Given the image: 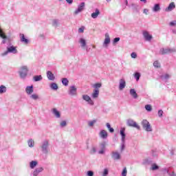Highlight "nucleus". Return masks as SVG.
<instances>
[{"mask_svg":"<svg viewBox=\"0 0 176 176\" xmlns=\"http://www.w3.org/2000/svg\"><path fill=\"white\" fill-rule=\"evenodd\" d=\"M49 140H45L43 141L41 146L43 153H45V155H47V153H49Z\"/></svg>","mask_w":176,"mask_h":176,"instance_id":"f257e3e1","label":"nucleus"},{"mask_svg":"<svg viewBox=\"0 0 176 176\" xmlns=\"http://www.w3.org/2000/svg\"><path fill=\"white\" fill-rule=\"evenodd\" d=\"M126 124L129 127H134V129H137V130H140L141 129L140 125H138L134 120L131 118L126 120Z\"/></svg>","mask_w":176,"mask_h":176,"instance_id":"f03ea898","label":"nucleus"},{"mask_svg":"<svg viewBox=\"0 0 176 176\" xmlns=\"http://www.w3.org/2000/svg\"><path fill=\"white\" fill-rule=\"evenodd\" d=\"M8 53H12L13 54H17V49L16 47L12 45L10 47H7V51L4 52L1 54V56H7Z\"/></svg>","mask_w":176,"mask_h":176,"instance_id":"7ed1b4c3","label":"nucleus"},{"mask_svg":"<svg viewBox=\"0 0 176 176\" xmlns=\"http://www.w3.org/2000/svg\"><path fill=\"white\" fill-rule=\"evenodd\" d=\"M142 126L146 131H152V126L148 120H143L142 122Z\"/></svg>","mask_w":176,"mask_h":176,"instance_id":"20e7f679","label":"nucleus"},{"mask_svg":"<svg viewBox=\"0 0 176 176\" xmlns=\"http://www.w3.org/2000/svg\"><path fill=\"white\" fill-rule=\"evenodd\" d=\"M28 74V68L27 66H22L21 67V69L19 71L20 76L22 79H24L25 76H27V74Z\"/></svg>","mask_w":176,"mask_h":176,"instance_id":"39448f33","label":"nucleus"},{"mask_svg":"<svg viewBox=\"0 0 176 176\" xmlns=\"http://www.w3.org/2000/svg\"><path fill=\"white\" fill-rule=\"evenodd\" d=\"M175 48H162L160 51V54H168L170 53H175Z\"/></svg>","mask_w":176,"mask_h":176,"instance_id":"423d86ee","label":"nucleus"},{"mask_svg":"<svg viewBox=\"0 0 176 176\" xmlns=\"http://www.w3.org/2000/svg\"><path fill=\"white\" fill-rule=\"evenodd\" d=\"M82 100H84V101H86V102H87L89 105H94V101L91 100V98H90L89 95L84 94L82 95Z\"/></svg>","mask_w":176,"mask_h":176,"instance_id":"0eeeda50","label":"nucleus"},{"mask_svg":"<svg viewBox=\"0 0 176 176\" xmlns=\"http://www.w3.org/2000/svg\"><path fill=\"white\" fill-rule=\"evenodd\" d=\"M142 34L145 41H147V42H151V41H152V38H153L152 35L150 34L149 32L146 30H144Z\"/></svg>","mask_w":176,"mask_h":176,"instance_id":"6e6552de","label":"nucleus"},{"mask_svg":"<svg viewBox=\"0 0 176 176\" xmlns=\"http://www.w3.org/2000/svg\"><path fill=\"white\" fill-rule=\"evenodd\" d=\"M107 145V143L105 142H102L99 144V148L100 149L98 151L99 155H104L105 153V146Z\"/></svg>","mask_w":176,"mask_h":176,"instance_id":"1a4fd4ad","label":"nucleus"},{"mask_svg":"<svg viewBox=\"0 0 176 176\" xmlns=\"http://www.w3.org/2000/svg\"><path fill=\"white\" fill-rule=\"evenodd\" d=\"M85 10V2H82L80 5L78 6V9H76L74 11V14H78V13H80V12H83Z\"/></svg>","mask_w":176,"mask_h":176,"instance_id":"9d476101","label":"nucleus"},{"mask_svg":"<svg viewBox=\"0 0 176 176\" xmlns=\"http://www.w3.org/2000/svg\"><path fill=\"white\" fill-rule=\"evenodd\" d=\"M77 90L78 89H76V87L75 86L70 87L69 89V96H76V94H78Z\"/></svg>","mask_w":176,"mask_h":176,"instance_id":"9b49d317","label":"nucleus"},{"mask_svg":"<svg viewBox=\"0 0 176 176\" xmlns=\"http://www.w3.org/2000/svg\"><path fill=\"white\" fill-rule=\"evenodd\" d=\"M52 114L56 119H60L61 118V113L58 111V110L56 108H54L52 109Z\"/></svg>","mask_w":176,"mask_h":176,"instance_id":"f8f14e48","label":"nucleus"},{"mask_svg":"<svg viewBox=\"0 0 176 176\" xmlns=\"http://www.w3.org/2000/svg\"><path fill=\"white\" fill-rule=\"evenodd\" d=\"M0 38H2L3 39L2 41V43L5 45L6 43V41H9V38L5 35V33H3V31H2V29L0 28Z\"/></svg>","mask_w":176,"mask_h":176,"instance_id":"ddd939ff","label":"nucleus"},{"mask_svg":"<svg viewBox=\"0 0 176 176\" xmlns=\"http://www.w3.org/2000/svg\"><path fill=\"white\" fill-rule=\"evenodd\" d=\"M126 131V128L122 127L120 131V135L122 137V142H124L126 141V133H124Z\"/></svg>","mask_w":176,"mask_h":176,"instance_id":"4468645a","label":"nucleus"},{"mask_svg":"<svg viewBox=\"0 0 176 176\" xmlns=\"http://www.w3.org/2000/svg\"><path fill=\"white\" fill-rule=\"evenodd\" d=\"M25 93L28 94V96H31V94L34 93V85L26 87Z\"/></svg>","mask_w":176,"mask_h":176,"instance_id":"2eb2a0df","label":"nucleus"},{"mask_svg":"<svg viewBox=\"0 0 176 176\" xmlns=\"http://www.w3.org/2000/svg\"><path fill=\"white\" fill-rule=\"evenodd\" d=\"M99 137H100V138H102V140L108 138V132H107V131L105 130L100 131V132L99 133Z\"/></svg>","mask_w":176,"mask_h":176,"instance_id":"dca6fc26","label":"nucleus"},{"mask_svg":"<svg viewBox=\"0 0 176 176\" xmlns=\"http://www.w3.org/2000/svg\"><path fill=\"white\" fill-rule=\"evenodd\" d=\"M175 9V3L171 2L168 6L165 9V12H172Z\"/></svg>","mask_w":176,"mask_h":176,"instance_id":"f3484780","label":"nucleus"},{"mask_svg":"<svg viewBox=\"0 0 176 176\" xmlns=\"http://www.w3.org/2000/svg\"><path fill=\"white\" fill-rule=\"evenodd\" d=\"M19 38H20V41H21V42H22V43H24V45H28L29 41L28 38H25V36H24V34H20Z\"/></svg>","mask_w":176,"mask_h":176,"instance_id":"a211bd4d","label":"nucleus"},{"mask_svg":"<svg viewBox=\"0 0 176 176\" xmlns=\"http://www.w3.org/2000/svg\"><path fill=\"white\" fill-rule=\"evenodd\" d=\"M47 78L49 80H54L56 79V76L51 72L47 71Z\"/></svg>","mask_w":176,"mask_h":176,"instance_id":"6ab92c4d","label":"nucleus"},{"mask_svg":"<svg viewBox=\"0 0 176 176\" xmlns=\"http://www.w3.org/2000/svg\"><path fill=\"white\" fill-rule=\"evenodd\" d=\"M43 167H39L36 168L34 171H33V176H38L39 175V174H41V173H42L43 171Z\"/></svg>","mask_w":176,"mask_h":176,"instance_id":"aec40b11","label":"nucleus"},{"mask_svg":"<svg viewBox=\"0 0 176 176\" xmlns=\"http://www.w3.org/2000/svg\"><path fill=\"white\" fill-rule=\"evenodd\" d=\"M111 157H112V159H113V160H120V154L117 151H113Z\"/></svg>","mask_w":176,"mask_h":176,"instance_id":"412c9836","label":"nucleus"},{"mask_svg":"<svg viewBox=\"0 0 176 176\" xmlns=\"http://www.w3.org/2000/svg\"><path fill=\"white\" fill-rule=\"evenodd\" d=\"M109 43H111V38L109 37V34L106 33L104 45L107 46V45H109Z\"/></svg>","mask_w":176,"mask_h":176,"instance_id":"4be33fe9","label":"nucleus"},{"mask_svg":"<svg viewBox=\"0 0 176 176\" xmlns=\"http://www.w3.org/2000/svg\"><path fill=\"white\" fill-rule=\"evenodd\" d=\"M126 87V80L124 79H120V85H119V89L123 90Z\"/></svg>","mask_w":176,"mask_h":176,"instance_id":"5701e85b","label":"nucleus"},{"mask_svg":"<svg viewBox=\"0 0 176 176\" xmlns=\"http://www.w3.org/2000/svg\"><path fill=\"white\" fill-rule=\"evenodd\" d=\"M160 3H155L154 6L152 8L153 12L155 13H157V12H160Z\"/></svg>","mask_w":176,"mask_h":176,"instance_id":"b1692460","label":"nucleus"},{"mask_svg":"<svg viewBox=\"0 0 176 176\" xmlns=\"http://www.w3.org/2000/svg\"><path fill=\"white\" fill-rule=\"evenodd\" d=\"M78 42L80 44V46L82 49H85V47H86V45H87V43H86V40L85 38H80Z\"/></svg>","mask_w":176,"mask_h":176,"instance_id":"393cba45","label":"nucleus"},{"mask_svg":"<svg viewBox=\"0 0 176 176\" xmlns=\"http://www.w3.org/2000/svg\"><path fill=\"white\" fill-rule=\"evenodd\" d=\"M98 96H100V89H94L91 94L92 98H98Z\"/></svg>","mask_w":176,"mask_h":176,"instance_id":"a878e982","label":"nucleus"},{"mask_svg":"<svg viewBox=\"0 0 176 176\" xmlns=\"http://www.w3.org/2000/svg\"><path fill=\"white\" fill-rule=\"evenodd\" d=\"M130 94L133 97V98H138V94H137V92L135 91V89H130Z\"/></svg>","mask_w":176,"mask_h":176,"instance_id":"bb28decb","label":"nucleus"},{"mask_svg":"<svg viewBox=\"0 0 176 176\" xmlns=\"http://www.w3.org/2000/svg\"><path fill=\"white\" fill-rule=\"evenodd\" d=\"M99 14H100V10L96 8L95 10V12L92 13L91 16L92 19H97Z\"/></svg>","mask_w":176,"mask_h":176,"instance_id":"cd10ccee","label":"nucleus"},{"mask_svg":"<svg viewBox=\"0 0 176 176\" xmlns=\"http://www.w3.org/2000/svg\"><path fill=\"white\" fill-rule=\"evenodd\" d=\"M37 166H38V162L37 161H35V160L34 161H32L30 163V167L32 169H34V168H35Z\"/></svg>","mask_w":176,"mask_h":176,"instance_id":"c85d7f7f","label":"nucleus"},{"mask_svg":"<svg viewBox=\"0 0 176 176\" xmlns=\"http://www.w3.org/2000/svg\"><path fill=\"white\" fill-rule=\"evenodd\" d=\"M30 98H31L32 100H34V101H36V100H39V95L37 94H31Z\"/></svg>","mask_w":176,"mask_h":176,"instance_id":"c756f323","label":"nucleus"},{"mask_svg":"<svg viewBox=\"0 0 176 176\" xmlns=\"http://www.w3.org/2000/svg\"><path fill=\"white\" fill-rule=\"evenodd\" d=\"M50 87L52 90H58V85L56 82H52L50 84Z\"/></svg>","mask_w":176,"mask_h":176,"instance_id":"7c9ffc66","label":"nucleus"},{"mask_svg":"<svg viewBox=\"0 0 176 176\" xmlns=\"http://www.w3.org/2000/svg\"><path fill=\"white\" fill-rule=\"evenodd\" d=\"M43 78L42 76L38 75V76H34L33 77V80H34V82H39L41 80H42Z\"/></svg>","mask_w":176,"mask_h":176,"instance_id":"2f4dec72","label":"nucleus"},{"mask_svg":"<svg viewBox=\"0 0 176 176\" xmlns=\"http://www.w3.org/2000/svg\"><path fill=\"white\" fill-rule=\"evenodd\" d=\"M28 146H30V148H34V146L35 145V142H34V140H32V139H30L28 141Z\"/></svg>","mask_w":176,"mask_h":176,"instance_id":"473e14b6","label":"nucleus"},{"mask_svg":"<svg viewBox=\"0 0 176 176\" xmlns=\"http://www.w3.org/2000/svg\"><path fill=\"white\" fill-rule=\"evenodd\" d=\"M101 86H102V84L98 82V83H96L93 85V87L94 89V90H99L98 89H100L101 87Z\"/></svg>","mask_w":176,"mask_h":176,"instance_id":"72a5a7b5","label":"nucleus"},{"mask_svg":"<svg viewBox=\"0 0 176 176\" xmlns=\"http://www.w3.org/2000/svg\"><path fill=\"white\" fill-rule=\"evenodd\" d=\"M3 93H6V87L4 85L0 86V94H3Z\"/></svg>","mask_w":176,"mask_h":176,"instance_id":"f704fd0d","label":"nucleus"},{"mask_svg":"<svg viewBox=\"0 0 176 176\" xmlns=\"http://www.w3.org/2000/svg\"><path fill=\"white\" fill-rule=\"evenodd\" d=\"M62 83L63 85H64V86H68V83H69V81L68 80V79L63 78L62 79Z\"/></svg>","mask_w":176,"mask_h":176,"instance_id":"c9c22d12","label":"nucleus"},{"mask_svg":"<svg viewBox=\"0 0 176 176\" xmlns=\"http://www.w3.org/2000/svg\"><path fill=\"white\" fill-rule=\"evenodd\" d=\"M52 25H53V27H55V28L58 27V20L54 19L52 21Z\"/></svg>","mask_w":176,"mask_h":176,"instance_id":"e433bc0d","label":"nucleus"},{"mask_svg":"<svg viewBox=\"0 0 176 176\" xmlns=\"http://www.w3.org/2000/svg\"><path fill=\"white\" fill-rule=\"evenodd\" d=\"M135 78L136 79V80L138 82V80H140V78H141V74L138 72L135 73Z\"/></svg>","mask_w":176,"mask_h":176,"instance_id":"4c0bfd02","label":"nucleus"},{"mask_svg":"<svg viewBox=\"0 0 176 176\" xmlns=\"http://www.w3.org/2000/svg\"><path fill=\"white\" fill-rule=\"evenodd\" d=\"M96 152H97V148H96L95 146H93L91 150H90V153L91 155H94V153H96Z\"/></svg>","mask_w":176,"mask_h":176,"instance_id":"58836bf2","label":"nucleus"},{"mask_svg":"<svg viewBox=\"0 0 176 176\" xmlns=\"http://www.w3.org/2000/svg\"><path fill=\"white\" fill-rule=\"evenodd\" d=\"M151 170H153V171H155V170H159V166H157L156 164H153L152 165Z\"/></svg>","mask_w":176,"mask_h":176,"instance_id":"ea45409f","label":"nucleus"},{"mask_svg":"<svg viewBox=\"0 0 176 176\" xmlns=\"http://www.w3.org/2000/svg\"><path fill=\"white\" fill-rule=\"evenodd\" d=\"M96 122H97L96 120L89 122L88 126L89 127H93L94 126V124L96 123Z\"/></svg>","mask_w":176,"mask_h":176,"instance_id":"a19ab883","label":"nucleus"},{"mask_svg":"<svg viewBox=\"0 0 176 176\" xmlns=\"http://www.w3.org/2000/svg\"><path fill=\"white\" fill-rule=\"evenodd\" d=\"M161 78L162 79H165L166 80H167V79H170V74H164L162 76Z\"/></svg>","mask_w":176,"mask_h":176,"instance_id":"79ce46f5","label":"nucleus"},{"mask_svg":"<svg viewBox=\"0 0 176 176\" xmlns=\"http://www.w3.org/2000/svg\"><path fill=\"white\" fill-rule=\"evenodd\" d=\"M153 65L155 68H160V63L159 61L156 60L153 63Z\"/></svg>","mask_w":176,"mask_h":176,"instance_id":"37998d69","label":"nucleus"},{"mask_svg":"<svg viewBox=\"0 0 176 176\" xmlns=\"http://www.w3.org/2000/svg\"><path fill=\"white\" fill-rule=\"evenodd\" d=\"M60 127H65V126H67V121L63 120L62 122H60Z\"/></svg>","mask_w":176,"mask_h":176,"instance_id":"c03bdc74","label":"nucleus"},{"mask_svg":"<svg viewBox=\"0 0 176 176\" xmlns=\"http://www.w3.org/2000/svg\"><path fill=\"white\" fill-rule=\"evenodd\" d=\"M145 109L151 112V111H152V106H151L150 104H147L145 106Z\"/></svg>","mask_w":176,"mask_h":176,"instance_id":"a18cd8bd","label":"nucleus"},{"mask_svg":"<svg viewBox=\"0 0 176 176\" xmlns=\"http://www.w3.org/2000/svg\"><path fill=\"white\" fill-rule=\"evenodd\" d=\"M109 170L107 168H104V171H103V173H102V176H107L108 174H109Z\"/></svg>","mask_w":176,"mask_h":176,"instance_id":"49530a36","label":"nucleus"},{"mask_svg":"<svg viewBox=\"0 0 176 176\" xmlns=\"http://www.w3.org/2000/svg\"><path fill=\"white\" fill-rule=\"evenodd\" d=\"M87 176H94V172L93 170H89L87 172Z\"/></svg>","mask_w":176,"mask_h":176,"instance_id":"de8ad7c7","label":"nucleus"},{"mask_svg":"<svg viewBox=\"0 0 176 176\" xmlns=\"http://www.w3.org/2000/svg\"><path fill=\"white\" fill-rule=\"evenodd\" d=\"M122 176H126L127 175V168H124L122 173Z\"/></svg>","mask_w":176,"mask_h":176,"instance_id":"09e8293b","label":"nucleus"},{"mask_svg":"<svg viewBox=\"0 0 176 176\" xmlns=\"http://www.w3.org/2000/svg\"><path fill=\"white\" fill-rule=\"evenodd\" d=\"M85 32V26H82L78 29L79 34H82Z\"/></svg>","mask_w":176,"mask_h":176,"instance_id":"8fccbe9b","label":"nucleus"},{"mask_svg":"<svg viewBox=\"0 0 176 176\" xmlns=\"http://www.w3.org/2000/svg\"><path fill=\"white\" fill-rule=\"evenodd\" d=\"M119 41H120V38L116 37L113 39V43H118V42H119Z\"/></svg>","mask_w":176,"mask_h":176,"instance_id":"3c124183","label":"nucleus"},{"mask_svg":"<svg viewBox=\"0 0 176 176\" xmlns=\"http://www.w3.org/2000/svg\"><path fill=\"white\" fill-rule=\"evenodd\" d=\"M158 116L159 118H162V116H163V110L158 111Z\"/></svg>","mask_w":176,"mask_h":176,"instance_id":"603ef678","label":"nucleus"},{"mask_svg":"<svg viewBox=\"0 0 176 176\" xmlns=\"http://www.w3.org/2000/svg\"><path fill=\"white\" fill-rule=\"evenodd\" d=\"M131 56L132 58H137V54L135 52H132Z\"/></svg>","mask_w":176,"mask_h":176,"instance_id":"864d4df0","label":"nucleus"},{"mask_svg":"<svg viewBox=\"0 0 176 176\" xmlns=\"http://www.w3.org/2000/svg\"><path fill=\"white\" fill-rule=\"evenodd\" d=\"M170 25H171L172 27H174V25H176V21H171L170 23Z\"/></svg>","mask_w":176,"mask_h":176,"instance_id":"5fc2aeb1","label":"nucleus"},{"mask_svg":"<svg viewBox=\"0 0 176 176\" xmlns=\"http://www.w3.org/2000/svg\"><path fill=\"white\" fill-rule=\"evenodd\" d=\"M124 150V142H122L121 151H123Z\"/></svg>","mask_w":176,"mask_h":176,"instance_id":"6e6d98bb","label":"nucleus"},{"mask_svg":"<svg viewBox=\"0 0 176 176\" xmlns=\"http://www.w3.org/2000/svg\"><path fill=\"white\" fill-rule=\"evenodd\" d=\"M66 2L69 5H72V3H74V0H66Z\"/></svg>","mask_w":176,"mask_h":176,"instance_id":"4d7b16f0","label":"nucleus"},{"mask_svg":"<svg viewBox=\"0 0 176 176\" xmlns=\"http://www.w3.org/2000/svg\"><path fill=\"white\" fill-rule=\"evenodd\" d=\"M106 126H107L108 130H109V129L111 128V124H109V122H107V123L106 124Z\"/></svg>","mask_w":176,"mask_h":176,"instance_id":"13d9d810","label":"nucleus"},{"mask_svg":"<svg viewBox=\"0 0 176 176\" xmlns=\"http://www.w3.org/2000/svg\"><path fill=\"white\" fill-rule=\"evenodd\" d=\"M148 12H149V10L148 9H144L143 11V13H144L145 14H148Z\"/></svg>","mask_w":176,"mask_h":176,"instance_id":"bf43d9fd","label":"nucleus"},{"mask_svg":"<svg viewBox=\"0 0 176 176\" xmlns=\"http://www.w3.org/2000/svg\"><path fill=\"white\" fill-rule=\"evenodd\" d=\"M109 131L111 132V133H113V131H115V129H113V128H110L109 129Z\"/></svg>","mask_w":176,"mask_h":176,"instance_id":"052dcab7","label":"nucleus"},{"mask_svg":"<svg viewBox=\"0 0 176 176\" xmlns=\"http://www.w3.org/2000/svg\"><path fill=\"white\" fill-rule=\"evenodd\" d=\"M170 176H176L175 173L172 172L170 174H169Z\"/></svg>","mask_w":176,"mask_h":176,"instance_id":"680f3d73","label":"nucleus"},{"mask_svg":"<svg viewBox=\"0 0 176 176\" xmlns=\"http://www.w3.org/2000/svg\"><path fill=\"white\" fill-rule=\"evenodd\" d=\"M124 3L126 6L129 5V1H127V0H124Z\"/></svg>","mask_w":176,"mask_h":176,"instance_id":"e2e57ef3","label":"nucleus"},{"mask_svg":"<svg viewBox=\"0 0 176 176\" xmlns=\"http://www.w3.org/2000/svg\"><path fill=\"white\" fill-rule=\"evenodd\" d=\"M86 52L87 53H89V52H90V48L86 47Z\"/></svg>","mask_w":176,"mask_h":176,"instance_id":"0e129e2a","label":"nucleus"},{"mask_svg":"<svg viewBox=\"0 0 176 176\" xmlns=\"http://www.w3.org/2000/svg\"><path fill=\"white\" fill-rule=\"evenodd\" d=\"M141 2H144V3H146V0H140Z\"/></svg>","mask_w":176,"mask_h":176,"instance_id":"69168bd1","label":"nucleus"},{"mask_svg":"<svg viewBox=\"0 0 176 176\" xmlns=\"http://www.w3.org/2000/svg\"><path fill=\"white\" fill-rule=\"evenodd\" d=\"M93 49H96V45H92Z\"/></svg>","mask_w":176,"mask_h":176,"instance_id":"338daca9","label":"nucleus"},{"mask_svg":"<svg viewBox=\"0 0 176 176\" xmlns=\"http://www.w3.org/2000/svg\"><path fill=\"white\" fill-rule=\"evenodd\" d=\"M173 34H176V31L175 30H173Z\"/></svg>","mask_w":176,"mask_h":176,"instance_id":"774afa93","label":"nucleus"}]
</instances>
